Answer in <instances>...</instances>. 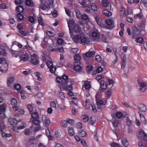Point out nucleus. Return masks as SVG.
I'll return each instance as SVG.
<instances>
[{"label": "nucleus", "mask_w": 147, "mask_h": 147, "mask_svg": "<svg viewBox=\"0 0 147 147\" xmlns=\"http://www.w3.org/2000/svg\"><path fill=\"white\" fill-rule=\"evenodd\" d=\"M95 20L97 24L99 26L101 27H104V25L102 23L100 22V19L98 17H95Z\"/></svg>", "instance_id": "obj_29"}, {"label": "nucleus", "mask_w": 147, "mask_h": 147, "mask_svg": "<svg viewBox=\"0 0 147 147\" xmlns=\"http://www.w3.org/2000/svg\"><path fill=\"white\" fill-rule=\"evenodd\" d=\"M125 57V56L124 55H123V56L122 55H121V58H122V57L123 58L121 64V68L122 69H123L125 67V59H124Z\"/></svg>", "instance_id": "obj_25"}, {"label": "nucleus", "mask_w": 147, "mask_h": 147, "mask_svg": "<svg viewBox=\"0 0 147 147\" xmlns=\"http://www.w3.org/2000/svg\"><path fill=\"white\" fill-rule=\"evenodd\" d=\"M46 65L49 69L50 72L54 74L56 70V68L53 66V62L50 61H46Z\"/></svg>", "instance_id": "obj_7"}, {"label": "nucleus", "mask_w": 147, "mask_h": 147, "mask_svg": "<svg viewBox=\"0 0 147 147\" xmlns=\"http://www.w3.org/2000/svg\"><path fill=\"white\" fill-rule=\"evenodd\" d=\"M96 122L95 119L92 117H91L90 118L89 123L92 125H93Z\"/></svg>", "instance_id": "obj_49"}, {"label": "nucleus", "mask_w": 147, "mask_h": 147, "mask_svg": "<svg viewBox=\"0 0 147 147\" xmlns=\"http://www.w3.org/2000/svg\"><path fill=\"white\" fill-rule=\"evenodd\" d=\"M86 7H84L86 9L85 11L88 13H90L91 12V10L90 7L88 5H86Z\"/></svg>", "instance_id": "obj_54"}, {"label": "nucleus", "mask_w": 147, "mask_h": 147, "mask_svg": "<svg viewBox=\"0 0 147 147\" xmlns=\"http://www.w3.org/2000/svg\"><path fill=\"white\" fill-rule=\"evenodd\" d=\"M31 132L29 129H26L24 131V134L28 136L30 134Z\"/></svg>", "instance_id": "obj_53"}, {"label": "nucleus", "mask_w": 147, "mask_h": 147, "mask_svg": "<svg viewBox=\"0 0 147 147\" xmlns=\"http://www.w3.org/2000/svg\"><path fill=\"white\" fill-rule=\"evenodd\" d=\"M138 107L141 112H144L146 110V106L142 104H139L138 106Z\"/></svg>", "instance_id": "obj_24"}, {"label": "nucleus", "mask_w": 147, "mask_h": 147, "mask_svg": "<svg viewBox=\"0 0 147 147\" xmlns=\"http://www.w3.org/2000/svg\"><path fill=\"white\" fill-rule=\"evenodd\" d=\"M10 52L13 56H14L16 57H18V54L17 53V51L11 50L10 51Z\"/></svg>", "instance_id": "obj_46"}, {"label": "nucleus", "mask_w": 147, "mask_h": 147, "mask_svg": "<svg viewBox=\"0 0 147 147\" xmlns=\"http://www.w3.org/2000/svg\"><path fill=\"white\" fill-rule=\"evenodd\" d=\"M27 107L30 113L33 112L34 109L33 105L31 104H29L27 105Z\"/></svg>", "instance_id": "obj_36"}, {"label": "nucleus", "mask_w": 147, "mask_h": 147, "mask_svg": "<svg viewBox=\"0 0 147 147\" xmlns=\"http://www.w3.org/2000/svg\"><path fill=\"white\" fill-rule=\"evenodd\" d=\"M121 141L122 144L124 146L127 147L128 146L129 142L126 138H123L121 140Z\"/></svg>", "instance_id": "obj_27"}, {"label": "nucleus", "mask_w": 147, "mask_h": 147, "mask_svg": "<svg viewBox=\"0 0 147 147\" xmlns=\"http://www.w3.org/2000/svg\"><path fill=\"white\" fill-rule=\"evenodd\" d=\"M90 6L92 9L95 11L97 10V7L94 3H91L90 4Z\"/></svg>", "instance_id": "obj_47"}, {"label": "nucleus", "mask_w": 147, "mask_h": 147, "mask_svg": "<svg viewBox=\"0 0 147 147\" xmlns=\"http://www.w3.org/2000/svg\"><path fill=\"white\" fill-rule=\"evenodd\" d=\"M21 13H19L17 15V20L19 21H21L23 20L24 17L23 15Z\"/></svg>", "instance_id": "obj_33"}, {"label": "nucleus", "mask_w": 147, "mask_h": 147, "mask_svg": "<svg viewBox=\"0 0 147 147\" xmlns=\"http://www.w3.org/2000/svg\"><path fill=\"white\" fill-rule=\"evenodd\" d=\"M1 72L2 73L6 72L8 69V64L5 59L1 57Z\"/></svg>", "instance_id": "obj_4"}, {"label": "nucleus", "mask_w": 147, "mask_h": 147, "mask_svg": "<svg viewBox=\"0 0 147 147\" xmlns=\"http://www.w3.org/2000/svg\"><path fill=\"white\" fill-rule=\"evenodd\" d=\"M69 79L68 76L66 75H63L62 77H57V81L59 83H61L62 85H66L69 83V82L71 80Z\"/></svg>", "instance_id": "obj_3"}, {"label": "nucleus", "mask_w": 147, "mask_h": 147, "mask_svg": "<svg viewBox=\"0 0 147 147\" xmlns=\"http://www.w3.org/2000/svg\"><path fill=\"white\" fill-rule=\"evenodd\" d=\"M138 84L140 87V90L142 92H144L146 90V87L147 86L146 83L143 82H140L139 80L138 81Z\"/></svg>", "instance_id": "obj_9"}, {"label": "nucleus", "mask_w": 147, "mask_h": 147, "mask_svg": "<svg viewBox=\"0 0 147 147\" xmlns=\"http://www.w3.org/2000/svg\"><path fill=\"white\" fill-rule=\"evenodd\" d=\"M104 76L102 75H98L96 77V79L98 81L101 79L104 78Z\"/></svg>", "instance_id": "obj_60"}, {"label": "nucleus", "mask_w": 147, "mask_h": 147, "mask_svg": "<svg viewBox=\"0 0 147 147\" xmlns=\"http://www.w3.org/2000/svg\"><path fill=\"white\" fill-rule=\"evenodd\" d=\"M61 124L62 127H67V120H64L61 121Z\"/></svg>", "instance_id": "obj_44"}, {"label": "nucleus", "mask_w": 147, "mask_h": 147, "mask_svg": "<svg viewBox=\"0 0 147 147\" xmlns=\"http://www.w3.org/2000/svg\"><path fill=\"white\" fill-rule=\"evenodd\" d=\"M28 20L29 22L31 23H33L34 22V18L32 16H30L28 18Z\"/></svg>", "instance_id": "obj_57"}, {"label": "nucleus", "mask_w": 147, "mask_h": 147, "mask_svg": "<svg viewBox=\"0 0 147 147\" xmlns=\"http://www.w3.org/2000/svg\"><path fill=\"white\" fill-rule=\"evenodd\" d=\"M74 20L73 19H70L67 21V24L68 25V27L69 28V30L70 33H71V32L72 28L74 25Z\"/></svg>", "instance_id": "obj_15"}, {"label": "nucleus", "mask_w": 147, "mask_h": 147, "mask_svg": "<svg viewBox=\"0 0 147 147\" xmlns=\"http://www.w3.org/2000/svg\"><path fill=\"white\" fill-rule=\"evenodd\" d=\"M9 121L10 124L12 126H13V127H14V126L16 125L18 123L17 120L14 118H10L9 119Z\"/></svg>", "instance_id": "obj_22"}, {"label": "nucleus", "mask_w": 147, "mask_h": 147, "mask_svg": "<svg viewBox=\"0 0 147 147\" xmlns=\"http://www.w3.org/2000/svg\"><path fill=\"white\" fill-rule=\"evenodd\" d=\"M140 120L142 122L144 123H146V121L144 115L141 113L139 112Z\"/></svg>", "instance_id": "obj_45"}, {"label": "nucleus", "mask_w": 147, "mask_h": 147, "mask_svg": "<svg viewBox=\"0 0 147 147\" xmlns=\"http://www.w3.org/2000/svg\"><path fill=\"white\" fill-rule=\"evenodd\" d=\"M83 87L86 90H88L89 91L91 88V85L90 84V82L88 81H85L84 82Z\"/></svg>", "instance_id": "obj_21"}, {"label": "nucleus", "mask_w": 147, "mask_h": 147, "mask_svg": "<svg viewBox=\"0 0 147 147\" xmlns=\"http://www.w3.org/2000/svg\"><path fill=\"white\" fill-rule=\"evenodd\" d=\"M143 16L142 13L140 12L138 14H136L134 16V18L135 19H141Z\"/></svg>", "instance_id": "obj_37"}, {"label": "nucleus", "mask_w": 147, "mask_h": 147, "mask_svg": "<svg viewBox=\"0 0 147 147\" xmlns=\"http://www.w3.org/2000/svg\"><path fill=\"white\" fill-rule=\"evenodd\" d=\"M51 51H58L62 53L64 51V49L63 47H61L58 49L53 48L50 49Z\"/></svg>", "instance_id": "obj_28"}, {"label": "nucleus", "mask_w": 147, "mask_h": 147, "mask_svg": "<svg viewBox=\"0 0 147 147\" xmlns=\"http://www.w3.org/2000/svg\"><path fill=\"white\" fill-rule=\"evenodd\" d=\"M112 123L114 127H118L119 124V122L118 121L116 120H114L112 121Z\"/></svg>", "instance_id": "obj_56"}, {"label": "nucleus", "mask_w": 147, "mask_h": 147, "mask_svg": "<svg viewBox=\"0 0 147 147\" xmlns=\"http://www.w3.org/2000/svg\"><path fill=\"white\" fill-rule=\"evenodd\" d=\"M69 83L67 84V86L64 87V89L67 91H70L72 90L73 86L72 85L74 84V82L73 80H70L69 82Z\"/></svg>", "instance_id": "obj_14"}, {"label": "nucleus", "mask_w": 147, "mask_h": 147, "mask_svg": "<svg viewBox=\"0 0 147 147\" xmlns=\"http://www.w3.org/2000/svg\"><path fill=\"white\" fill-rule=\"evenodd\" d=\"M15 78L13 76L9 77L7 79V84L9 87H12L14 84Z\"/></svg>", "instance_id": "obj_11"}, {"label": "nucleus", "mask_w": 147, "mask_h": 147, "mask_svg": "<svg viewBox=\"0 0 147 147\" xmlns=\"http://www.w3.org/2000/svg\"><path fill=\"white\" fill-rule=\"evenodd\" d=\"M111 147H119V146L117 144L114 142L111 144Z\"/></svg>", "instance_id": "obj_64"}, {"label": "nucleus", "mask_w": 147, "mask_h": 147, "mask_svg": "<svg viewBox=\"0 0 147 147\" xmlns=\"http://www.w3.org/2000/svg\"><path fill=\"white\" fill-rule=\"evenodd\" d=\"M68 133L70 136H73L74 134L73 129L71 127H69L68 129Z\"/></svg>", "instance_id": "obj_32"}, {"label": "nucleus", "mask_w": 147, "mask_h": 147, "mask_svg": "<svg viewBox=\"0 0 147 147\" xmlns=\"http://www.w3.org/2000/svg\"><path fill=\"white\" fill-rule=\"evenodd\" d=\"M16 10L19 13H22L23 12L24 9L22 6L19 5L16 7Z\"/></svg>", "instance_id": "obj_34"}, {"label": "nucleus", "mask_w": 147, "mask_h": 147, "mask_svg": "<svg viewBox=\"0 0 147 147\" xmlns=\"http://www.w3.org/2000/svg\"><path fill=\"white\" fill-rule=\"evenodd\" d=\"M7 48V45L5 43H3L1 45V55L5 56L6 55L7 52L6 50Z\"/></svg>", "instance_id": "obj_8"}, {"label": "nucleus", "mask_w": 147, "mask_h": 147, "mask_svg": "<svg viewBox=\"0 0 147 147\" xmlns=\"http://www.w3.org/2000/svg\"><path fill=\"white\" fill-rule=\"evenodd\" d=\"M81 118L84 122H87L88 121L89 118L86 115H84L82 116Z\"/></svg>", "instance_id": "obj_43"}, {"label": "nucleus", "mask_w": 147, "mask_h": 147, "mask_svg": "<svg viewBox=\"0 0 147 147\" xmlns=\"http://www.w3.org/2000/svg\"><path fill=\"white\" fill-rule=\"evenodd\" d=\"M75 12L76 17L78 18H81L82 17V14L78 9L75 10Z\"/></svg>", "instance_id": "obj_39"}, {"label": "nucleus", "mask_w": 147, "mask_h": 147, "mask_svg": "<svg viewBox=\"0 0 147 147\" xmlns=\"http://www.w3.org/2000/svg\"><path fill=\"white\" fill-rule=\"evenodd\" d=\"M105 23L108 25H111L113 23L112 21L110 19H108L105 20Z\"/></svg>", "instance_id": "obj_50"}, {"label": "nucleus", "mask_w": 147, "mask_h": 147, "mask_svg": "<svg viewBox=\"0 0 147 147\" xmlns=\"http://www.w3.org/2000/svg\"><path fill=\"white\" fill-rule=\"evenodd\" d=\"M102 12L104 15L107 16H111L112 15L111 12L108 10H103Z\"/></svg>", "instance_id": "obj_31"}, {"label": "nucleus", "mask_w": 147, "mask_h": 147, "mask_svg": "<svg viewBox=\"0 0 147 147\" xmlns=\"http://www.w3.org/2000/svg\"><path fill=\"white\" fill-rule=\"evenodd\" d=\"M42 120L45 126L47 127L50 124V122L49 118L47 117L45 115H42Z\"/></svg>", "instance_id": "obj_10"}, {"label": "nucleus", "mask_w": 147, "mask_h": 147, "mask_svg": "<svg viewBox=\"0 0 147 147\" xmlns=\"http://www.w3.org/2000/svg\"><path fill=\"white\" fill-rule=\"evenodd\" d=\"M7 106V105L5 103H3L1 105V120L4 119L6 117L5 112ZM5 127V125L3 121L1 120V133L2 137H5L6 138L10 137L11 136V134H6L3 132V130L4 129Z\"/></svg>", "instance_id": "obj_2"}, {"label": "nucleus", "mask_w": 147, "mask_h": 147, "mask_svg": "<svg viewBox=\"0 0 147 147\" xmlns=\"http://www.w3.org/2000/svg\"><path fill=\"white\" fill-rule=\"evenodd\" d=\"M95 60L98 62H100L101 61V58L99 55H96L95 57Z\"/></svg>", "instance_id": "obj_62"}, {"label": "nucleus", "mask_w": 147, "mask_h": 147, "mask_svg": "<svg viewBox=\"0 0 147 147\" xmlns=\"http://www.w3.org/2000/svg\"><path fill=\"white\" fill-rule=\"evenodd\" d=\"M25 4L29 7L32 8L34 7V3L32 0H26Z\"/></svg>", "instance_id": "obj_16"}, {"label": "nucleus", "mask_w": 147, "mask_h": 147, "mask_svg": "<svg viewBox=\"0 0 147 147\" xmlns=\"http://www.w3.org/2000/svg\"><path fill=\"white\" fill-rule=\"evenodd\" d=\"M123 115V114L119 112H118L116 113V117L118 118H120Z\"/></svg>", "instance_id": "obj_59"}, {"label": "nucleus", "mask_w": 147, "mask_h": 147, "mask_svg": "<svg viewBox=\"0 0 147 147\" xmlns=\"http://www.w3.org/2000/svg\"><path fill=\"white\" fill-rule=\"evenodd\" d=\"M137 134L138 138H143V139H146L145 137H146V134L142 129H140L138 132Z\"/></svg>", "instance_id": "obj_13"}, {"label": "nucleus", "mask_w": 147, "mask_h": 147, "mask_svg": "<svg viewBox=\"0 0 147 147\" xmlns=\"http://www.w3.org/2000/svg\"><path fill=\"white\" fill-rule=\"evenodd\" d=\"M35 125L37 126V127H34V132H36L40 130L41 129V126L40 125V123L39 124H38V125H36V124H34Z\"/></svg>", "instance_id": "obj_48"}, {"label": "nucleus", "mask_w": 147, "mask_h": 147, "mask_svg": "<svg viewBox=\"0 0 147 147\" xmlns=\"http://www.w3.org/2000/svg\"><path fill=\"white\" fill-rule=\"evenodd\" d=\"M78 134L80 136L82 137H84L86 135V133L82 130H80L79 131Z\"/></svg>", "instance_id": "obj_40"}, {"label": "nucleus", "mask_w": 147, "mask_h": 147, "mask_svg": "<svg viewBox=\"0 0 147 147\" xmlns=\"http://www.w3.org/2000/svg\"><path fill=\"white\" fill-rule=\"evenodd\" d=\"M140 34V31L138 29L136 31H134L132 34V37L133 39H135Z\"/></svg>", "instance_id": "obj_18"}, {"label": "nucleus", "mask_w": 147, "mask_h": 147, "mask_svg": "<svg viewBox=\"0 0 147 147\" xmlns=\"http://www.w3.org/2000/svg\"><path fill=\"white\" fill-rule=\"evenodd\" d=\"M75 63V65L74 68V70L76 71L80 72L81 71L82 68L81 66L79 65V64L76 65V63Z\"/></svg>", "instance_id": "obj_30"}, {"label": "nucleus", "mask_w": 147, "mask_h": 147, "mask_svg": "<svg viewBox=\"0 0 147 147\" xmlns=\"http://www.w3.org/2000/svg\"><path fill=\"white\" fill-rule=\"evenodd\" d=\"M47 34L49 36L51 37H53L54 36V34L51 31H47L46 32Z\"/></svg>", "instance_id": "obj_51"}, {"label": "nucleus", "mask_w": 147, "mask_h": 147, "mask_svg": "<svg viewBox=\"0 0 147 147\" xmlns=\"http://www.w3.org/2000/svg\"><path fill=\"white\" fill-rule=\"evenodd\" d=\"M67 123L70 124L71 125H73L74 123V121L70 118H67Z\"/></svg>", "instance_id": "obj_55"}, {"label": "nucleus", "mask_w": 147, "mask_h": 147, "mask_svg": "<svg viewBox=\"0 0 147 147\" xmlns=\"http://www.w3.org/2000/svg\"><path fill=\"white\" fill-rule=\"evenodd\" d=\"M136 41L138 43L141 44L143 43L144 40L142 37H139L137 38Z\"/></svg>", "instance_id": "obj_38"}, {"label": "nucleus", "mask_w": 147, "mask_h": 147, "mask_svg": "<svg viewBox=\"0 0 147 147\" xmlns=\"http://www.w3.org/2000/svg\"><path fill=\"white\" fill-rule=\"evenodd\" d=\"M78 2L83 7H86V3L85 0H78Z\"/></svg>", "instance_id": "obj_42"}, {"label": "nucleus", "mask_w": 147, "mask_h": 147, "mask_svg": "<svg viewBox=\"0 0 147 147\" xmlns=\"http://www.w3.org/2000/svg\"><path fill=\"white\" fill-rule=\"evenodd\" d=\"M95 99L97 105L104 104L103 101L102 100L99 99L98 96L97 94H96L95 95Z\"/></svg>", "instance_id": "obj_23"}, {"label": "nucleus", "mask_w": 147, "mask_h": 147, "mask_svg": "<svg viewBox=\"0 0 147 147\" xmlns=\"http://www.w3.org/2000/svg\"><path fill=\"white\" fill-rule=\"evenodd\" d=\"M90 105L92 107V111L94 112H96L97 111V110L96 108L95 105L94 104H91Z\"/></svg>", "instance_id": "obj_63"}, {"label": "nucleus", "mask_w": 147, "mask_h": 147, "mask_svg": "<svg viewBox=\"0 0 147 147\" xmlns=\"http://www.w3.org/2000/svg\"><path fill=\"white\" fill-rule=\"evenodd\" d=\"M101 88L99 89L100 92H103L106 90L107 86V84L103 80H101L100 82Z\"/></svg>", "instance_id": "obj_12"}, {"label": "nucleus", "mask_w": 147, "mask_h": 147, "mask_svg": "<svg viewBox=\"0 0 147 147\" xmlns=\"http://www.w3.org/2000/svg\"><path fill=\"white\" fill-rule=\"evenodd\" d=\"M31 120L33 124L38 125L40 123V121H39V115L38 113L36 112L31 113Z\"/></svg>", "instance_id": "obj_5"}, {"label": "nucleus", "mask_w": 147, "mask_h": 147, "mask_svg": "<svg viewBox=\"0 0 147 147\" xmlns=\"http://www.w3.org/2000/svg\"><path fill=\"white\" fill-rule=\"evenodd\" d=\"M102 4L104 7H107L109 5V1L107 0H103L102 1Z\"/></svg>", "instance_id": "obj_41"}, {"label": "nucleus", "mask_w": 147, "mask_h": 147, "mask_svg": "<svg viewBox=\"0 0 147 147\" xmlns=\"http://www.w3.org/2000/svg\"><path fill=\"white\" fill-rule=\"evenodd\" d=\"M31 59L30 62L34 65H36L39 63V59L38 55L34 53L31 55Z\"/></svg>", "instance_id": "obj_6"}, {"label": "nucleus", "mask_w": 147, "mask_h": 147, "mask_svg": "<svg viewBox=\"0 0 147 147\" xmlns=\"http://www.w3.org/2000/svg\"><path fill=\"white\" fill-rule=\"evenodd\" d=\"M58 94L61 99H63L64 98L65 96L63 92H59L58 93Z\"/></svg>", "instance_id": "obj_52"}, {"label": "nucleus", "mask_w": 147, "mask_h": 147, "mask_svg": "<svg viewBox=\"0 0 147 147\" xmlns=\"http://www.w3.org/2000/svg\"><path fill=\"white\" fill-rule=\"evenodd\" d=\"M95 55V52L94 51H89L85 53V55L86 57L90 58L94 57Z\"/></svg>", "instance_id": "obj_26"}, {"label": "nucleus", "mask_w": 147, "mask_h": 147, "mask_svg": "<svg viewBox=\"0 0 147 147\" xmlns=\"http://www.w3.org/2000/svg\"><path fill=\"white\" fill-rule=\"evenodd\" d=\"M11 104L12 106L17 105L18 102L17 100L14 98H12L10 100Z\"/></svg>", "instance_id": "obj_35"}, {"label": "nucleus", "mask_w": 147, "mask_h": 147, "mask_svg": "<svg viewBox=\"0 0 147 147\" xmlns=\"http://www.w3.org/2000/svg\"><path fill=\"white\" fill-rule=\"evenodd\" d=\"M72 28L71 32L70 33L71 38L75 43L83 45L90 44V40L82 32L78 24H74Z\"/></svg>", "instance_id": "obj_1"}, {"label": "nucleus", "mask_w": 147, "mask_h": 147, "mask_svg": "<svg viewBox=\"0 0 147 147\" xmlns=\"http://www.w3.org/2000/svg\"><path fill=\"white\" fill-rule=\"evenodd\" d=\"M93 70V67L91 65H88L86 67V70L88 72H90Z\"/></svg>", "instance_id": "obj_61"}, {"label": "nucleus", "mask_w": 147, "mask_h": 147, "mask_svg": "<svg viewBox=\"0 0 147 147\" xmlns=\"http://www.w3.org/2000/svg\"><path fill=\"white\" fill-rule=\"evenodd\" d=\"M29 58V56L28 55H21L20 57V61H22L24 62L27 61H28Z\"/></svg>", "instance_id": "obj_19"}, {"label": "nucleus", "mask_w": 147, "mask_h": 147, "mask_svg": "<svg viewBox=\"0 0 147 147\" xmlns=\"http://www.w3.org/2000/svg\"><path fill=\"white\" fill-rule=\"evenodd\" d=\"M14 87L15 89L17 90H19L20 89L21 86L19 84H17L14 85Z\"/></svg>", "instance_id": "obj_58"}, {"label": "nucleus", "mask_w": 147, "mask_h": 147, "mask_svg": "<svg viewBox=\"0 0 147 147\" xmlns=\"http://www.w3.org/2000/svg\"><path fill=\"white\" fill-rule=\"evenodd\" d=\"M120 15L121 18H123L124 16H126L127 15L125 8L121 7V9H120Z\"/></svg>", "instance_id": "obj_17"}, {"label": "nucleus", "mask_w": 147, "mask_h": 147, "mask_svg": "<svg viewBox=\"0 0 147 147\" xmlns=\"http://www.w3.org/2000/svg\"><path fill=\"white\" fill-rule=\"evenodd\" d=\"M74 60L76 62L77 64H80V60L81 59V57L79 54H76L74 56Z\"/></svg>", "instance_id": "obj_20"}]
</instances>
